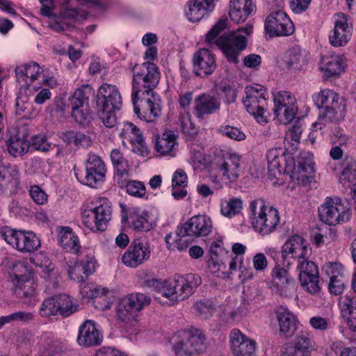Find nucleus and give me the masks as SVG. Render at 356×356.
<instances>
[{
  "label": "nucleus",
  "instance_id": "10",
  "mask_svg": "<svg viewBox=\"0 0 356 356\" xmlns=\"http://www.w3.org/2000/svg\"><path fill=\"white\" fill-rule=\"evenodd\" d=\"M291 163H286L284 167V172L291 174V177L299 184L305 185L310 182L314 172V163L313 156L309 152H301L295 164L293 158L290 159Z\"/></svg>",
  "mask_w": 356,
  "mask_h": 356
},
{
  "label": "nucleus",
  "instance_id": "14",
  "mask_svg": "<svg viewBox=\"0 0 356 356\" xmlns=\"http://www.w3.org/2000/svg\"><path fill=\"white\" fill-rule=\"evenodd\" d=\"M298 111L296 99L288 91H280L274 95V113L283 124L291 122Z\"/></svg>",
  "mask_w": 356,
  "mask_h": 356
},
{
  "label": "nucleus",
  "instance_id": "49",
  "mask_svg": "<svg viewBox=\"0 0 356 356\" xmlns=\"http://www.w3.org/2000/svg\"><path fill=\"white\" fill-rule=\"evenodd\" d=\"M245 246L241 243H236L233 245L232 251L236 255L232 258L227 256V263L229 265V269L225 272L227 276L232 275L238 268L241 270L243 264V257L241 255L245 253Z\"/></svg>",
  "mask_w": 356,
  "mask_h": 356
},
{
  "label": "nucleus",
  "instance_id": "55",
  "mask_svg": "<svg viewBox=\"0 0 356 356\" xmlns=\"http://www.w3.org/2000/svg\"><path fill=\"white\" fill-rule=\"evenodd\" d=\"M71 115L77 123L83 125L88 124L92 119L89 106L72 108Z\"/></svg>",
  "mask_w": 356,
  "mask_h": 356
},
{
  "label": "nucleus",
  "instance_id": "17",
  "mask_svg": "<svg viewBox=\"0 0 356 356\" xmlns=\"http://www.w3.org/2000/svg\"><path fill=\"white\" fill-rule=\"evenodd\" d=\"M214 165L221 174L222 179L230 183L236 181L241 175V156L236 153H227L216 158Z\"/></svg>",
  "mask_w": 356,
  "mask_h": 356
},
{
  "label": "nucleus",
  "instance_id": "43",
  "mask_svg": "<svg viewBox=\"0 0 356 356\" xmlns=\"http://www.w3.org/2000/svg\"><path fill=\"white\" fill-rule=\"evenodd\" d=\"M121 188H125L127 193L134 197L142 198L146 194V188L140 181L129 180V178H121L116 181Z\"/></svg>",
  "mask_w": 356,
  "mask_h": 356
},
{
  "label": "nucleus",
  "instance_id": "11",
  "mask_svg": "<svg viewBox=\"0 0 356 356\" xmlns=\"http://www.w3.org/2000/svg\"><path fill=\"white\" fill-rule=\"evenodd\" d=\"M131 97L134 113L140 120L151 122L160 115L161 106L159 100L156 99V93Z\"/></svg>",
  "mask_w": 356,
  "mask_h": 356
},
{
  "label": "nucleus",
  "instance_id": "60",
  "mask_svg": "<svg viewBox=\"0 0 356 356\" xmlns=\"http://www.w3.org/2000/svg\"><path fill=\"white\" fill-rule=\"evenodd\" d=\"M310 326L315 330L325 332L332 328L331 320L321 316H315L309 319Z\"/></svg>",
  "mask_w": 356,
  "mask_h": 356
},
{
  "label": "nucleus",
  "instance_id": "13",
  "mask_svg": "<svg viewBox=\"0 0 356 356\" xmlns=\"http://www.w3.org/2000/svg\"><path fill=\"white\" fill-rule=\"evenodd\" d=\"M304 258L298 261L297 270L299 271V280L301 286L311 294H318L319 286V273L318 266L314 262Z\"/></svg>",
  "mask_w": 356,
  "mask_h": 356
},
{
  "label": "nucleus",
  "instance_id": "56",
  "mask_svg": "<svg viewBox=\"0 0 356 356\" xmlns=\"http://www.w3.org/2000/svg\"><path fill=\"white\" fill-rule=\"evenodd\" d=\"M355 160L350 156H346L341 164V179H344L350 181L351 179L355 177V168H356Z\"/></svg>",
  "mask_w": 356,
  "mask_h": 356
},
{
  "label": "nucleus",
  "instance_id": "21",
  "mask_svg": "<svg viewBox=\"0 0 356 356\" xmlns=\"http://www.w3.org/2000/svg\"><path fill=\"white\" fill-rule=\"evenodd\" d=\"M353 28L348 24V16L343 13H338L336 15L334 28L331 31L329 40L334 47H342L346 45L352 36Z\"/></svg>",
  "mask_w": 356,
  "mask_h": 356
},
{
  "label": "nucleus",
  "instance_id": "36",
  "mask_svg": "<svg viewBox=\"0 0 356 356\" xmlns=\"http://www.w3.org/2000/svg\"><path fill=\"white\" fill-rule=\"evenodd\" d=\"M184 290L177 275L172 279L164 281L163 296L170 300L179 301L188 298V296Z\"/></svg>",
  "mask_w": 356,
  "mask_h": 356
},
{
  "label": "nucleus",
  "instance_id": "16",
  "mask_svg": "<svg viewBox=\"0 0 356 356\" xmlns=\"http://www.w3.org/2000/svg\"><path fill=\"white\" fill-rule=\"evenodd\" d=\"M265 30L270 37L284 36L291 35L294 26L286 14L279 10L267 17L265 21Z\"/></svg>",
  "mask_w": 356,
  "mask_h": 356
},
{
  "label": "nucleus",
  "instance_id": "63",
  "mask_svg": "<svg viewBox=\"0 0 356 356\" xmlns=\"http://www.w3.org/2000/svg\"><path fill=\"white\" fill-rule=\"evenodd\" d=\"M272 277L275 284H282V282L289 281L294 278L289 274V271L280 265L274 267L272 271Z\"/></svg>",
  "mask_w": 356,
  "mask_h": 356
},
{
  "label": "nucleus",
  "instance_id": "2",
  "mask_svg": "<svg viewBox=\"0 0 356 356\" xmlns=\"http://www.w3.org/2000/svg\"><path fill=\"white\" fill-rule=\"evenodd\" d=\"M312 99L316 106L321 109L318 121L313 124L314 126L340 121L345 117L346 102L334 90H322L320 92L314 94Z\"/></svg>",
  "mask_w": 356,
  "mask_h": 356
},
{
  "label": "nucleus",
  "instance_id": "40",
  "mask_svg": "<svg viewBox=\"0 0 356 356\" xmlns=\"http://www.w3.org/2000/svg\"><path fill=\"white\" fill-rule=\"evenodd\" d=\"M276 313L280 332L290 335L295 330V316L287 308L282 306L277 307Z\"/></svg>",
  "mask_w": 356,
  "mask_h": 356
},
{
  "label": "nucleus",
  "instance_id": "22",
  "mask_svg": "<svg viewBox=\"0 0 356 356\" xmlns=\"http://www.w3.org/2000/svg\"><path fill=\"white\" fill-rule=\"evenodd\" d=\"M97 104L99 108L120 110L122 99L120 92L115 85L102 84L97 90Z\"/></svg>",
  "mask_w": 356,
  "mask_h": 356
},
{
  "label": "nucleus",
  "instance_id": "12",
  "mask_svg": "<svg viewBox=\"0 0 356 356\" xmlns=\"http://www.w3.org/2000/svg\"><path fill=\"white\" fill-rule=\"evenodd\" d=\"M320 219L329 225H335L348 220L349 213L339 198L327 197L318 208Z\"/></svg>",
  "mask_w": 356,
  "mask_h": 356
},
{
  "label": "nucleus",
  "instance_id": "54",
  "mask_svg": "<svg viewBox=\"0 0 356 356\" xmlns=\"http://www.w3.org/2000/svg\"><path fill=\"white\" fill-rule=\"evenodd\" d=\"M57 302L56 296L45 299L40 306V315L46 317L58 314L59 310Z\"/></svg>",
  "mask_w": 356,
  "mask_h": 356
},
{
  "label": "nucleus",
  "instance_id": "34",
  "mask_svg": "<svg viewBox=\"0 0 356 356\" xmlns=\"http://www.w3.org/2000/svg\"><path fill=\"white\" fill-rule=\"evenodd\" d=\"M6 145L9 154L14 157L21 156L28 152L30 146L26 136L19 133L11 134Z\"/></svg>",
  "mask_w": 356,
  "mask_h": 356
},
{
  "label": "nucleus",
  "instance_id": "8",
  "mask_svg": "<svg viewBox=\"0 0 356 356\" xmlns=\"http://www.w3.org/2000/svg\"><path fill=\"white\" fill-rule=\"evenodd\" d=\"M205 347V337L198 328L191 327L180 332L173 344L178 355H192L202 351Z\"/></svg>",
  "mask_w": 356,
  "mask_h": 356
},
{
  "label": "nucleus",
  "instance_id": "7",
  "mask_svg": "<svg viewBox=\"0 0 356 356\" xmlns=\"http://www.w3.org/2000/svg\"><path fill=\"white\" fill-rule=\"evenodd\" d=\"M112 209L111 203L106 198L99 199L96 206L91 209L85 210L82 214L83 225L91 231H104L111 219Z\"/></svg>",
  "mask_w": 356,
  "mask_h": 356
},
{
  "label": "nucleus",
  "instance_id": "33",
  "mask_svg": "<svg viewBox=\"0 0 356 356\" xmlns=\"http://www.w3.org/2000/svg\"><path fill=\"white\" fill-rule=\"evenodd\" d=\"M131 227L136 232H148L153 228L149 212L139 207L133 209L131 214Z\"/></svg>",
  "mask_w": 356,
  "mask_h": 356
},
{
  "label": "nucleus",
  "instance_id": "19",
  "mask_svg": "<svg viewBox=\"0 0 356 356\" xmlns=\"http://www.w3.org/2000/svg\"><path fill=\"white\" fill-rule=\"evenodd\" d=\"M311 250L309 244L305 238L300 236L294 235L284 243L282 254L284 259L293 258L298 261L304 258H309Z\"/></svg>",
  "mask_w": 356,
  "mask_h": 356
},
{
  "label": "nucleus",
  "instance_id": "25",
  "mask_svg": "<svg viewBox=\"0 0 356 356\" xmlns=\"http://www.w3.org/2000/svg\"><path fill=\"white\" fill-rule=\"evenodd\" d=\"M229 339L231 350L235 356H255L256 343L246 338L239 330H233Z\"/></svg>",
  "mask_w": 356,
  "mask_h": 356
},
{
  "label": "nucleus",
  "instance_id": "15",
  "mask_svg": "<svg viewBox=\"0 0 356 356\" xmlns=\"http://www.w3.org/2000/svg\"><path fill=\"white\" fill-rule=\"evenodd\" d=\"M212 229L213 223L210 217L195 215L179 226V233L181 236L200 238L209 235Z\"/></svg>",
  "mask_w": 356,
  "mask_h": 356
},
{
  "label": "nucleus",
  "instance_id": "1",
  "mask_svg": "<svg viewBox=\"0 0 356 356\" xmlns=\"http://www.w3.org/2000/svg\"><path fill=\"white\" fill-rule=\"evenodd\" d=\"M228 19H220L206 35V42L220 49L229 62L238 63V56L247 46V38L236 32H224L228 29Z\"/></svg>",
  "mask_w": 356,
  "mask_h": 356
},
{
  "label": "nucleus",
  "instance_id": "48",
  "mask_svg": "<svg viewBox=\"0 0 356 356\" xmlns=\"http://www.w3.org/2000/svg\"><path fill=\"white\" fill-rule=\"evenodd\" d=\"M57 296V303L58 307V314L67 317L76 312L78 310L79 305L76 301L67 294H58Z\"/></svg>",
  "mask_w": 356,
  "mask_h": 356
},
{
  "label": "nucleus",
  "instance_id": "26",
  "mask_svg": "<svg viewBox=\"0 0 356 356\" xmlns=\"http://www.w3.org/2000/svg\"><path fill=\"white\" fill-rule=\"evenodd\" d=\"M193 71L197 76L211 74L216 68L215 56L207 49H201L193 56Z\"/></svg>",
  "mask_w": 356,
  "mask_h": 356
},
{
  "label": "nucleus",
  "instance_id": "42",
  "mask_svg": "<svg viewBox=\"0 0 356 356\" xmlns=\"http://www.w3.org/2000/svg\"><path fill=\"white\" fill-rule=\"evenodd\" d=\"M93 95L94 90L89 85L76 89L70 99L72 109L88 106L89 99Z\"/></svg>",
  "mask_w": 356,
  "mask_h": 356
},
{
  "label": "nucleus",
  "instance_id": "18",
  "mask_svg": "<svg viewBox=\"0 0 356 356\" xmlns=\"http://www.w3.org/2000/svg\"><path fill=\"white\" fill-rule=\"evenodd\" d=\"M150 253L149 245L147 241L136 239L126 250L122 260L127 266L136 268L149 259Z\"/></svg>",
  "mask_w": 356,
  "mask_h": 356
},
{
  "label": "nucleus",
  "instance_id": "37",
  "mask_svg": "<svg viewBox=\"0 0 356 356\" xmlns=\"http://www.w3.org/2000/svg\"><path fill=\"white\" fill-rule=\"evenodd\" d=\"M228 251L223 247L222 239H217L211 243L210 246L211 257L209 260L210 268H217V270H225L226 268L227 259L222 261L220 257L224 254H228Z\"/></svg>",
  "mask_w": 356,
  "mask_h": 356
},
{
  "label": "nucleus",
  "instance_id": "59",
  "mask_svg": "<svg viewBox=\"0 0 356 356\" xmlns=\"http://www.w3.org/2000/svg\"><path fill=\"white\" fill-rule=\"evenodd\" d=\"M31 146L36 150L46 152L51 149L54 147V145L47 141L46 136L39 134L32 137Z\"/></svg>",
  "mask_w": 356,
  "mask_h": 356
},
{
  "label": "nucleus",
  "instance_id": "61",
  "mask_svg": "<svg viewBox=\"0 0 356 356\" xmlns=\"http://www.w3.org/2000/svg\"><path fill=\"white\" fill-rule=\"evenodd\" d=\"M219 132L231 139L235 140H243L245 138V134L243 131H241L238 128L231 127L229 125L222 126L219 129Z\"/></svg>",
  "mask_w": 356,
  "mask_h": 356
},
{
  "label": "nucleus",
  "instance_id": "9",
  "mask_svg": "<svg viewBox=\"0 0 356 356\" xmlns=\"http://www.w3.org/2000/svg\"><path fill=\"white\" fill-rule=\"evenodd\" d=\"M0 236L22 252H33L40 247V241L33 232L17 231L6 227L0 231Z\"/></svg>",
  "mask_w": 356,
  "mask_h": 356
},
{
  "label": "nucleus",
  "instance_id": "39",
  "mask_svg": "<svg viewBox=\"0 0 356 356\" xmlns=\"http://www.w3.org/2000/svg\"><path fill=\"white\" fill-rule=\"evenodd\" d=\"M111 160L114 168L116 170L115 180L121 178L129 177V165L127 160L119 149H113L110 154Z\"/></svg>",
  "mask_w": 356,
  "mask_h": 356
},
{
  "label": "nucleus",
  "instance_id": "30",
  "mask_svg": "<svg viewBox=\"0 0 356 356\" xmlns=\"http://www.w3.org/2000/svg\"><path fill=\"white\" fill-rule=\"evenodd\" d=\"M344 59L339 55L323 56L321 61V70L326 79L337 78L344 71Z\"/></svg>",
  "mask_w": 356,
  "mask_h": 356
},
{
  "label": "nucleus",
  "instance_id": "3",
  "mask_svg": "<svg viewBox=\"0 0 356 356\" xmlns=\"http://www.w3.org/2000/svg\"><path fill=\"white\" fill-rule=\"evenodd\" d=\"M250 218L255 231L262 236L273 232L280 219L279 211L273 207L266 206L263 199L250 202Z\"/></svg>",
  "mask_w": 356,
  "mask_h": 356
},
{
  "label": "nucleus",
  "instance_id": "28",
  "mask_svg": "<svg viewBox=\"0 0 356 356\" xmlns=\"http://www.w3.org/2000/svg\"><path fill=\"white\" fill-rule=\"evenodd\" d=\"M186 11L188 19L193 22L200 21L215 8V0H191Z\"/></svg>",
  "mask_w": 356,
  "mask_h": 356
},
{
  "label": "nucleus",
  "instance_id": "5",
  "mask_svg": "<svg viewBox=\"0 0 356 356\" xmlns=\"http://www.w3.org/2000/svg\"><path fill=\"white\" fill-rule=\"evenodd\" d=\"M268 93L266 89L260 85L250 86L245 88V97L243 103L247 111L252 115L261 124L268 122L265 114L267 106Z\"/></svg>",
  "mask_w": 356,
  "mask_h": 356
},
{
  "label": "nucleus",
  "instance_id": "62",
  "mask_svg": "<svg viewBox=\"0 0 356 356\" xmlns=\"http://www.w3.org/2000/svg\"><path fill=\"white\" fill-rule=\"evenodd\" d=\"M281 296L289 298L296 293V282L295 279L289 281L282 282V284H275Z\"/></svg>",
  "mask_w": 356,
  "mask_h": 356
},
{
  "label": "nucleus",
  "instance_id": "31",
  "mask_svg": "<svg viewBox=\"0 0 356 356\" xmlns=\"http://www.w3.org/2000/svg\"><path fill=\"white\" fill-rule=\"evenodd\" d=\"M99 333L92 321H86L79 327L77 342L81 346H91L100 343Z\"/></svg>",
  "mask_w": 356,
  "mask_h": 356
},
{
  "label": "nucleus",
  "instance_id": "52",
  "mask_svg": "<svg viewBox=\"0 0 356 356\" xmlns=\"http://www.w3.org/2000/svg\"><path fill=\"white\" fill-rule=\"evenodd\" d=\"M124 297L138 314L151 302V298L142 293H133Z\"/></svg>",
  "mask_w": 356,
  "mask_h": 356
},
{
  "label": "nucleus",
  "instance_id": "51",
  "mask_svg": "<svg viewBox=\"0 0 356 356\" xmlns=\"http://www.w3.org/2000/svg\"><path fill=\"white\" fill-rule=\"evenodd\" d=\"M243 201L238 197H232L221 204V213L226 217L232 218L241 211Z\"/></svg>",
  "mask_w": 356,
  "mask_h": 356
},
{
  "label": "nucleus",
  "instance_id": "23",
  "mask_svg": "<svg viewBox=\"0 0 356 356\" xmlns=\"http://www.w3.org/2000/svg\"><path fill=\"white\" fill-rule=\"evenodd\" d=\"M120 137L131 144L132 151L140 156L147 154V147L140 130L131 122H124L120 133Z\"/></svg>",
  "mask_w": 356,
  "mask_h": 356
},
{
  "label": "nucleus",
  "instance_id": "46",
  "mask_svg": "<svg viewBox=\"0 0 356 356\" xmlns=\"http://www.w3.org/2000/svg\"><path fill=\"white\" fill-rule=\"evenodd\" d=\"M116 314L118 319L125 323L136 321L138 316V313L125 297L120 300L117 307Z\"/></svg>",
  "mask_w": 356,
  "mask_h": 356
},
{
  "label": "nucleus",
  "instance_id": "57",
  "mask_svg": "<svg viewBox=\"0 0 356 356\" xmlns=\"http://www.w3.org/2000/svg\"><path fill=\"white\" fill-rule=\"evenodd\" d=\"M344 268L339 262L329 261L322 266V273L330 278L339 277V276L344 275Z\"/></svg>",
  "mask_w": 356,
  "mask_h": 356
},
{
  "label": "nucleus",
  "instance_id": "4",
  "mask_svg": "<svg viewBox=\"0 0 356 356\" xmlns=\"http://www.w3.org/2000/svg\"><path fill=\"white\" fill-rule=\"evenodd\" d=\"M131 95L139 96L149 93H156L161 74L159 67L153 63L145 62L136 64L132 69Z\"/></svg>",
  "mask_w": 356,
  "mask_h": 356
},
{
  "label": "nucleus",
  "instance_id": "64",
  "mask_svg": "<svg viewBox=\"0 0 356 356\" xmlns=\"http://www.w3.org/2000/svg\"><path fill=\"white\" fill-rule=\"evenodd\" d=\"M83 268L78 261L74 262L72 265L70 266L67 270L68 275L72 280L79 283H84L86 280V277L82 273Z\"/></svg>",
  "mask_w": 356,
  "mask_h": 356
},
{
  "label": "nucleus",
  "instance_id": "38",
  "mask_svg": "<svg viewBox=\"0 0 356 356\" xmlns=\"http://www.w3.org/2000/svg\"><path fill=\"white\" fill-rule=\"evenodd\" d=\"M288 159L284 154V151L281 148L271 149L266 153V159L268 161V169L270 172H275L277 171L281 173L282 170L284 171V167L286 163H291L290 159Z\"/></svg>",
  "mask_w": 356,
  "mask_h": 356
},
{
  "label": "nucleus",
  "instance_id": "58",
  "mask_svg": "<svg viewBox=\"0 0 356 356\" xmlns=\"http://www.w3.org/2000/svg\"><path fill=\"white\" fill-rule=\"evenodd\" d=\"M118 109H106L99 108L98 117L104 125L107 128H113L117 124V118L115 111Z\"/></svg>",
  "mask_w": 356,
  "mask_h": 356
},
{
  "label": "nucleus",
  "instance_id": "27",
  "mask_svg": "<svg viewBox=\"0 0 356 356\" xmlns=\"http://www.w3.org/2000/svg\"><path fill=\"white\" fill-rule=\"evenodd\" d=\"M229 8L230 19L236 24L244 22L256 10L252 0H230Z\"/></svg>",
  "mask_w": 356,
  "mask_h": 356
},
{
  "label": "nucleus",
  "instance_id": "47",
  "mask_svg": "<svg viewBox=\"0 0 356 356\" xmlns=\"http://www.w3.org/2000/svg\"><path fill=\"white\" fill-rule=\"evenodd\" d=\"M179 121L181 133L184 135L186 139L188 140L194 139L197 135L198 129L192 122L190 112H181Z\"/></svg>",
  "mask_w": 356,
  "mask_h": 356
},
{
  "label": "nucleus",
  "instance_id": "6",
  "mask_svg": "<svg viewBox=\"0 0 356 356\" xmlns=\"http://www.w3.org/2000/svg\"><path fill=\"white\" fill-rule=\"evenodd\" d=\"M86 172L75 171L77 179L84 185L97 188L102 186L107 172L106 166L102 159L93 153L88 154L85 163Z\"/></svg>",
  "mask_w": 356,
  "mask_h": 356
},
{
  "label": "nucleus",
  "instance_id": "41",
  "mask_svg": "<svg viewBox=\"0 0 356 356\" xmlns=\"http://www.w3.org/2000/svg\"><path fill=\"white\" fill-rule=\"evenodd\" d=\"M9 273L11 282L15 284V280L22 281L31 277V270L26 261L11 260L9 266Z\"/></svg>",
  "mask_w": 356,
  "mask_h": 356
},
{
  "label": "nucleus",
  "instance_id": "45",
  "mask_svg": "<svg viewBox=\"0 0 356 356\" xmlns=\"http://www.w3.org/2000/svg\"><path fill=\"white\" fill-rule=\"evenodd\" d=\"M302 124L300 121H296L292 126H291L286 133L284 137V145L287 148L296 150L298 145L300 142L301 136L302 134Z\"/></svg>",
  "mask_w": 356,
  "mask_h": 356
},
{
  "label": "nucleus",
  "instance_id": "53",
  "mask_svg": "<svg viewBox=\"0 0 356 356\" xmlns=\"http://www.w3.org/2000/svg\"><path fill=\"white\" fill-rule=\"evenodd\" d=\"M10 177L17 180L19 177V171L16 166L0 165V192L6 188Z\"/></svg>",
  "mask_w": 356,
  "mask_h": 356
},
{
  "label": "nucleus",
  "instance_id": "50",
  "mask_svg": "<svg viewBox=\"0 0 356 356\" xmlns=\"http://www.w3.org/2000/svg\"><path fill=\"white\" fill-rule=\"evenodd\" d=\"M181 280L182 289L189 297L202 283L201 277L195 273H188L186 275H177Z\"/></svg>",
  "mask_w": 356,
  "mask_h": 356
},
{
  "label": "nucleus",
  "instance_id": "32",
  "mask_svg": "<svg viewBox=\"0 0 356 356\" xmlns=\"http://www.w3.org/2000/svg\"><path fill=\"white\" fill-rule=\"evenodd\" d=\"M13 285L15 295L24 302L31 301L36 294L37 284L32 276L22 281L15 280Z\"/></svg>",
  "mask_w": 356,
  "mask_h": 356
},
{
  "label": "nucleus",
  "instance_id": "24",
  "mask_svg": "<svg viewBox=\"0 0 356 356\" xmlns=\"http://www.w3.org/2000/svg\"><path fill=\"white\" fill-rule=\"evenodd\" d=\"M218 98L209 94L203 93L194 99L193 114L197 119L217 113L220 108Z\"/></svg>",
  "mask_w": 356,
  "mask_h": 356
},
{
  "label": "nucleus",
  "instance_id": "29",
  "mask_svg": "<svg viewBox=\"0 0 356 356\" xmlns=\"http://www.w3.org/2000/svg\"><path fill=\"white\" fill-rule=\"evenodd\" d=\"M178 147L177 136L173 131L167 130L156 138V151L162 156H175Z\"/></svg>",
  "mask_w": 356,
  "mask_h": 356
},
{
  "label": "nucleus",
  "instance_id": "35",
  "mask_svg": "<svg viewBox=\"0 0 356 356\" xmlns=\"http://www.w3.org/2000/svg\"><path fill=\"white\" fill-rule=\"evenodd\" d=\"M58 241L60 246L67 252L76 253L81 245L78 236L70 227H63L58 232Z\"/></svg>",
  "mask_w": 356,
  "mask_h": 356
},
{
  "label": "nucleus",
  "instance_id": "44",
  "mask_svg": "<svg viewBox=\"0 0 356 356\" xmlns=\"http://www.w3.org/2000/svg\"><path fill=\"white\" fill-rule=\"evenodd\" d=\"M340 307L342 312L348 314L347 324L349 328L356 332V299L345 296L341 298Z\"/></svg>",
  "mask_w": 356,
  "mask_h": 356
},
{
  "label": "nucleus",
  "instance_id": "20",
  "mask_svg": "<svg viewBox=\"0 0 356 356\" xmlns=\"http://www.w3.org/2000/svg\"><path fill=\"white\" fill-rule=\"evenodd\" d=\"M284 348L287 356H312L316 350L315 343L309 333L303 332L296 335L293 341L286 343Z\"/></svg>",
  "mask_w": 356,
  "mask_h": 356
}]
</instances>
